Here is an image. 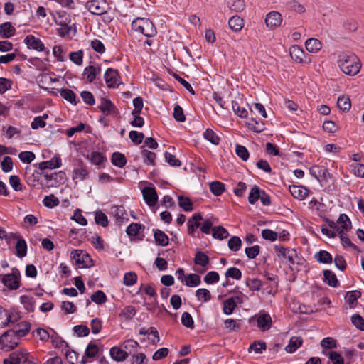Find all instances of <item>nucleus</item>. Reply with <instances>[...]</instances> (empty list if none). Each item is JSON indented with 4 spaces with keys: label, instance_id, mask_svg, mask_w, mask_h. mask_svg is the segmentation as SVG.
Returning <instances> with one entry per match:
<instances>
[{
    "label": "nucleus",
    "instance_id": "obj_30",
    "mask_svg": "<svg viewBox=\"0 0 364 364\" xmlns=\"http://www.w3.org/2000/svg\"><path fill=\"white\" fill-rule=\"evenodd\" d=\"M361 296V292L359 291H348L346 294L345 299L349 304L350 308L355 307L357 304V300Z\"/></svg>",
    "mask_w": 364,
    "mask_h": 364
},
{
    "label": "nucleus",
    "instance_id": "obj_5",
    "mask_svg": "<svg viewBox=\"0 0 364 364\" xmlns=\"http://www.w3.org/2000/svg\"><path fill=\"white\" fill-rule=\"evenodd\" d=\"M274 248L277 253V257L282 262H288L289 266L296 263L295 259L297 257V253L295 250L280 245H274Z\"/></svg>",
    "mask_w": 364,
    "mask_h": 364
},
{
    "label": "nucleus",
    "instance_id": "obj_64",
    "mask_svg": "<svg viewBox=\"0 0 364 364\" xmlns=\"http://www.w3.org/2000/svg\"><path fill=\"white\" fill-rule=\"evenodd\" d=\"M352 323L360 331H364V318L358 314L351 316Z\"/></svg>",
    "mask_w": 364,
    "mask_h": 364
},
{
    "label": "nucleus",
    "instance_id": "obj_20",
    "mask_svg": "<svg viewBox=\"0 0 364 364\" xmlns=\"http://www.w3.org/2000/svg\"><path fill=\"white\" fill-rule=\"evenodd\" d=\"M302 343H303V340H302L301 337L292 336L289 341V344L286 346L285 350L287 352H288L289 353H293L299 347L301 346Z\"/></svg>",
    "mask_w": 364,
    "mask_h": 364
},
{
    "label": "nucleus",
    "instance_id": "obj_41",
    "mask_svg": "<svg viewBox=\"0 0 364 364\" xmlns=\"http://www.w3.org/2000/svg\"><path fill=\"white\" fill-rule=\"evenodd\" d=\"M338 235L341 241V243L344 247H352L355 250H358V247L355 244L352 243L348 235L343 232V230H338Z\"/></svg>",
    "mask_w": 364,
    "mask_h": 364
},
{
    "label": "nucleus",
    "instance_id": "obj_52",
    "mask_svg": "<svg viewBox=\"0 0 364 364\" xmlns=\"http://www.w3.org/2000/svg\"><path fill=\"white\" fill-rule=\"evenodd\" d=\"M51 342L55 348H62L65 346V348H68V344L65 342L60 336H58L56 333L51 335L50 336Z\"/></svg>",
    "mask_w": 364,
    "mask_h": 364
},
{
    "label": "nucleus",
    "instance_id": "obj_57",
    "mask_svg": "<svg viewBox=\"0 0 364 364\" xmlns=\"http://www.w3.org/2000/svg\"><path fill=\"white\" fill-rule=\"evenodd\" d=\"M141 155L145 164H150L153 166L155 165L154 161L156 159V154L149 150L144 149L141 151Z\"/></svg>",
    "mask_w": 364,
    "mask_h": 364
},
{
    "label": "nucleus",
    "instance_id": "obj_55",
    "mask_svg": "<svg viewBox=\"0 0 364 364\" xmlns=\"http://www.w3.org/2000/svg\"><path fill=\"white\" fill-rule=\"evenodd\" d=\"M45 206L52 208L57 206L60 201L57 197H55L53 194H50L49 196H46L43 201Z\"/></svg>",
    "mask_w": 364,
    "mask_h": 364
},
{
    "label": "nucleus",
    "instance_id": "obj_3",
    "mask_svg": "<svg viewBox=\"0 0 364 364\" xmlns=\"http://www.w3.org/2000/svg\"><path fill=\"white\" fill-rule=\"evenodd\" d=\"M19 340L14 331L9 329L0 336V349L4 351L11 350L18 345Z\"/></svg>",
    "mask_w": 364,
    "mask_h": 364
},
{
    "label": "nucleus",
    "instance_id": "obj_4",
    "mask_svg": "<svg viewBox=\"0 0 364 364\" xmlns=\"http://www.w3.org/2000/svg\"><path fill=\"white\" fill-rule=\"evenodd\" d=\"M2 283L10 290H16L21 285V273L19 270L14 267L11 272L3 276Z\"/></svg>",
    "mask_w": 364,
    "mask_h": 364
},
{
    "label": "nucleus",
    "instance_id": "obj_27",
    "mask_svg": "<svg viewBox=\"0 0 364 364\" xmlns=\"http://www.w3.org/2000/svg\"><path fill=\"white\" fill-rule=\"evenodd\" d=\"M306 48L311 53H316L321 48V43L316 38H309L305 43Z\"/></svg>",
    "mask_w": 364,
    "mask_h": 364
},
{
    "label": "nucleus",
    "instance_id": "obj_18",
    "mask_svg": "<svg viewBox=\"0 0 364 364\" xmlns=\"http://www.w3.org/2000/svg\"><path fill=\"white\" fill-rule=\"evenodd\" d=\"M31 329V324L27 321H22L17 324L12 330L16 336L21 338L28 333Z\"/></svg>",
    "mask_w": 364,
    "mask_h": 364
},
{
    "label": "nucleus",
    "instance_id": "obj_24",
    "mask_svg": "<svg viewBox=\"0 0 364 364\" xmlns=\"http://www.w3.org/2000/svg\"><path fill=\"white\" fill-rule=\"evenodd\" d=\"M16 318L12 320V316L9 313L8 311L4 309L0 306V326L5 327L9 324V323H14Z\"/></svg>",
    "mask_w": 364,
    "mask_h": 364
},
{
    "label": "nucleus",
    "instance_id": "obj_11",
    "mask_svg": "<svg viewBox=\"0 0 364 364\" xmlns=\"http://www.w3.org/2000/svg\"><path fill=\"white\" fill-rule=\"evenodd\" d=\"M266 25L271 29L279 26L282 22V17L280 13L277 11L269 12L265 18Z\"/></svg>",
    "mask_w": 364,
    "mask_h": 364
},
{
    "label": "nucleus",
    "instance_id": "obj_28",
    "mask_svg": "<svg viewBox=\"0 0 364 364\" xmlns=\"http://www.w3.org/2000/svg\"><path fill=\"white\" fill-rule=\"evenodd\" d=\"M60 96L65 99V100L70 102L71 104L76 105L78 102H80L79 100H76V95L75 92L70 89H61L60 90Z\"/></svg>",
    "mask_w": 364,
    "mask_h": 364
},
{
    "label": "nucleus",
    "instance_id": "obj_62",
    "mask_svg": "<svg viewBox=\"0 0 364 364\" xmlns=\"http://www.w3.org/2000/svg\"><path fill=\"white\" fill-rule=\"evenodd\" d=\"M129 136L133 143L136 144H139L142 142L144 138V134L142 132L132 130L129 133Z\"/></svg>",
    "mask_w": 364,
    "mask_h": 364
},
{
    "label": "nucleus",
    "instance_id": "obj_19",
    "mask_svg": "<svg viewBox=\"0 0 364 364\" xmlns=\"http://www.w3.org/2000/svg\"><path fill=\"white\" fill-rule=\"evenodd\" d=\"M16 240H18L15 248H16V255L18 257L22 258L24 257L27 254V244L24 239L21 238L18 235V237Z\"/></svg>",
    "mask_w": 364,
    "mask_h": 364
},
{
    "label": "nucleus",
    "instance_id": "obj_2",
    "mask_svg": "<svg viewBox=\"0 0 364 364\" xmlns=\"http://www.w3.org/2000/svg\"><path fill=\"white\" fill-rule=\"evenodd\" d=\"M132 28L148 38L154 36L157 33L152 21L145 18L134 19L132 23Z\"/></svg>",
    "mask_w": 364,
    "mask_h": 364
},
{
    "label": "nucleus",
    "instance_id": "obj_40",
    "mask_svg": "<svg viewBox=\"0 0 364 364\" xmlns=\"http://www.w3.org/2000/svg\"><path fill=\"white\" fill-rule=\"evenodd\" d=\"M55 21L57 24L65 28L70 23V19L65 11H60L57 13V16L55 17Z\"/></svg>",
    "mask_w": 364,
    "mask_h": 364
},
{
    "label": "nucleus",
    "instance_id": "obj_9",
    "mask_svg": "<svg viewBox=\"0 0 364 364\" xmlns=\"http://www.w3.org/2000/svg\"><path fill=\"white\" fill-rule=\"evenodd\" d=\"M105 80L109 87H118L119 85L118 72L112 68H108L105 73Z\"/></svg>",
    "mask_w": 364,
    "mask_h": 364
},
{
    "label": "nucleus",
    "instance_id": "obj_45",
    "mask_svg": "<svg viewBox=\"0 0 364 364\" xmlns=\"http://www.w3.org/2000/svg\"><path fill=\"white\" fill-rule=\"evenodd\" d=\"M310 173L317 180H320L321 178L324 177L327 170L323 166H313L310 168Z\"/></svg>",
    "mask_w": 364,
    "mask_h": 364
},
{
    "label": "nucleus",
    "instance_id": "obj_1",
    "mask_svg": "<svg viewBox=\"0 0 364 364\" xmlns=\"http://www.w3.org/2000/svg\"><path fill=\"white\" fill-rule=\"evenodd\" d=\"M338 65L346 75H355L361 68V63L356 55L353 53H341L338 55Z\"/></svg>",
    "mask_w": 364,
    "mask_h": 364
},
{
    "label": "nucleus",
    "instance_id": "obj_15",
    "mask_svg": "<svg viewBox=\"0 0 364 364\" xmlns=\"http://www.w3.org/2000/svg\"><path fill=\"white\" fill-rule=\"evenodd\" d=\"M72 254L73 258L75 259L77 264H82V267H90V265L87 264V260L92 261L88 254L85 253L82 250H74Z\"/></svg>",
    "mask_w": 364,
    "mask_h": 364
},
{
    "label": "nucleus",
    "instance_id": "obj_23",
    "mask_svg": "<svg viewBox=\"0 0 364 364\" xmlns=\"http://www.w3.org/2000/svg\"><path fill=\"white\" fill-rule=\"evenodd\" d=\"M323 282L333 287H336L338 285L336 275L334 272L328 269L323 271Z\"/></svg>",
    "mask_w": 364,
    "mask_h": 364
},
{
    "label": "nucleus",
    "instance_id": "obj_56",
    "mask_svg": "<svg viewBox=\"0 0 364 364\" xmlns=\"http://www.w3.org/2000/svg\"><path fill=\"white\" fill-rule=\"evenodd\" d=\"M246 285L249 287L251 291H259L262 288V282L257 278L247 279L246 280Z\"/></svg>",
    "mask_w": 364,
    "mask_h": 364
},
{
    "label": "nucleus",
    "instance_id": "obj_61",
    "mask_svg": "<svg viewBox=\"0 0 364 364\" xmlns=\"http://www.w3.org/2000/svg\"><path fill=\"white\" fill-rule=\"evenodd\" d=\"M337 223L341 225L342 230H348L351 229V222L346 214L340 215Z\"/></svg>",
    "mask_w": 364,
    "mask_h": 364
},
{
    "label": "nucleus",
    "instance_id": "obj_58",
    "mask_svg": "<svg viewBox=\"0 0 364 364\" xmlns=\"http://www.w3.org/2000/svg\"><path fill=\"white\" fill-rule=\"evenodd\" d=\"M236 154L244 161H247L250 156L248 150L245 146L237 144L235 147Z\"/></svg>",
    "mask_w": 364,
    "mask_h": 364
},
{
    "label": "nucleus",
    "instance_id": "obj_43",
    "mask_svg": "<svg viewBox=\"0 0 364 364\" xmlns=\"http://www.w3.org/2000/svg\"><path fill=\"white\" fill-rule=\"evenodd\" d=\"M144 228V225L140 223H132L127 227L126 232L129 236H136Z\"/></svg>",
    "mask_w": 364,
    "mask_h": 364
},
{
    "label": "nucleus",
    "instance_id": "obj_49",
    "mask_svg": "<svg viewBox=\"0 0 364 364\" xmlns=\"http://www.w3.org/2000/svg\"><path fill=\"white\" fill-rule=\"evenodd\" d=\"M137 281V275L134 272H129L124 274L123 278V284L125 286H132Z\"/></svg>",
    "mask_w": 364,
    "mask_h": 364
},
{
    "label": "nucleus",
    "instance_id": "obj_37",
    "mask_svg": "<svg viewBox=\"0 0 364 364\" xmlns=\"http://www.w3.org/2000/svg\"><path fill=\"white\" fill-rule=\"evenodd\" d=\"M148 333H153V338H149L153 344H156L159 342V335L157 330L154 327H149V328H141L139 330V334L146 335Z\"/></svg>",
    "mask_w": 364,
    "mask_h": 364
},
{
    "label": "nucleus",
    "instance_id": "obj_48",
    "mask_svg": "<svg viewBox=\"0 0 364 364\" xmlns=\"http://www.w3.org/2000/svg\"><path fill=\"white\" fill-rule=\"evenodd\" d=\"M84 53L82 50L70 52L69 53L70 60L77 65H81L83 61Z\"/></svg>",
    "mask_w": 364,
    "mask_h": 364
},
{
    "label": "nucleus",
    "instance_id": "obj_32",
    "mask_svg": "<svg viewBox=\"0 0 364 364\" xmlns=\"http://www.w3.org/2000/svg\"><path fill=\"white\" fill-rule=\"evenodd\" d=\"M212 236L215 239L222 240L229 236V232L224 227L218 225L212 229Z\"/></svg>",
    "mask_w": 364,
    "mask_h": 364
},
{
    "label": "nucleus",
    "instance_id": "obj_42",
    "mask_svg": "<svg viewBox=\"0 0 364 364\" xmlns=\"http://www.w3.org/2000/svg\"><path fill=\"white\" fill-rule=\"evenodd\" d=\"M178 205L184 211L189 212L193 210V203L189 198L179 196L178 197Z\"/></svg>",
    "mask_w": 364,
    "mask_h": 364
},
{
    "label": "nucleus",
    "instance_id": "obj_46",
    "mask_svg": "<svg viewBox=\"0 0 364 364\" xmlns=\"http://www.w3.org/2000/svg\"><path fill=\"white\" fill-rule=\"evenodd\" d=\"M232 109L235 114L241 118H245L248 114L247 110L241 107L237 101H232Z\"/></svg>",
    "mask_w": 364,
    "mask_h": 364
},
{
    "label": "nucleus",
    "instance_id": "obj_12",
    "mask_svg": "<svg viewBox=\"0 0 364 364\" xmlns=\"http://www.w3.org/2000/svg\"><path fill=\"white\" fill-rule=\"evenodd\" d=\"M142 194L144 200L149 206H154L157 200L158 196L155 188L154 187H145L142 190Z\"/></svg>",
    "mask_w": 364,
    "mask_h": 364
},
{
    "label": "nucleus",
    "instance_id": "obj_26",
    "mask_svg": "<svg viewBox=\"0 0 364 364\" xmlns=\"http://www.w3.org/2000/svg\"><path fill=\"white\" fill-rule=\"evenodd\" d=\"M289 55L294 61L301 63L304 56V52L298 46H293L289 49Z\"/></svg>",
    "mask_w": 364,
    "mask_h": 364
},
{
    "label": "nucleus",
    "instance_id": "obj_29",
    "mask_svg": "<svg viewBox=\"0 0 364 364\" xmlns=\"http://www.w3.org/2000/svg\"><path fill=\"white\" fill-rule=\"evenodd\" d=\"M315 259L322 264H330L333 261L332 255L326 250H320L314 255Z\"/></svg>",
    "mask_w": 364,
    "mask_h": 364
},
{
    "label": "nucleus",
    "instance_id": "obj_10",
    "mask_svg": "<svg viewBox=\"0 0 364 364\" xmlns=\"http://www.w3.org/2000/svg\"><path fill=\"white\" fill-rule=\"evenodd\" d=\"M24 43L28 49L35 50L38 52L45 50L43 43L33 35H28L24 39Z\"/></svg>",
    "mask_w": 364,
    "mask_h": 364
},
{
    "label": "nucleus",
    "instance_id": "obj_53",
    "mask_svg": "<svg viewBox=\"0 0 364 364\" xmlns=\"http://www.w3.org/2000/svg\"><path fill=\"white\" fill-rule=\"evenodd\" d=\"M236 307V304L233 299L229 298L223 302V310L224 314L227 315L231 314Z\"/></svg>",
    "mask_w": 364,
    "mask_h": 364
},
{
    "label": "nucleus",
    "instance_id": "obj_13",
    "mask_svg": "<svg viewBox=\"0 0 364 364\" xmlns=\"http://www.w3.org/2000/svg\"><path fill=\"white\" fill-rule=\"evenodd\" d=\"M203 220L202 215L200 213H194L188 220V233L194 237L196 229L200 226V221Z\"/></svg>",
    "mask_w": 364,
    "mask_h": 364
},
{
    "label": "nucleus",
    "instance_id": "obj_60",
    "mask_svg": "<svg viewBox=\"0 0 364 364\" xmlns=\"http://www.w3.org/2000/svg\"><path fill=\"white\" fill-rule=\"evenodd\" d=\"M182 324L191 329L194 328V321L191 315L188 312H183L181 316Z\"/></svg>",
    "mask_w": 364,
    "mask_h": 364
},
{
    "label": "nucleus",
    "instance_id": "obj_31",
    "mask_svg": "<svg viewBox=\"0 0 364 364\" xmlns=\"http://www.w3.org/2000/svg\"><path fill=\"white\" fill-rule=\"evenodd\" d=\"M228 25L232 31L235 32L239 31L244 26L243 19L238 16H234L229 19Z\"/></svg>",
    "mask_w": 364,
    "mask_h": 364
},
{
    "label": "nucleus",
    "instance_id": "obj_7",
    "mask_svg": "<svg viewBox=\"0 0 364 364\" xmlns=\"http://www.w3.org/2000/svg\"><path fill=\"white\" fill-rule=\"evenodd\" d=\"M28 351L21 349L12 352L9 357L4 360V364H24L27 360Z\"/></svg>",
    "mask_w": 364,
    "mask_h": 364
},
{
    "label": "nucleus",
    "instance_id": "obj_44",
    "mask_svg": "<svg viewBox=\"0 0 364 364\" xmlns=\"http://www.w3.org/2000/svg\"><path fill=\"white\" fill-rule=\"evenodd\" d=\"M73 174V179L78 178L80 181H83L88 176L89 171L86 166L81 165L79 168L74 169Z\"/></svg>",
    "mask_w": 364,
    "mask_h": 364
},
{
    "label": "nucleus",
    "instance_id": "obj_25",
    "mask_svg": "<svg viewBox=\"0 0 364 364\" xmlns=\"http://www.w3.org/2000/svg\"><path fill=\"white\" fill-rule=\"evenodd\" d=\"M289 192L293 197L298 199H304L307 195V190L299 186H289Z\"/></svg>",
    "mask_w": 364,
    "mask_h": 364
},
{
    "label": "nucleus",
    "instance_id": "obj_8",
    "mask_svg": "<svg viewBox=\"0 0 364 364\" xmlns=\"http://www.w3.org/2000/svg\"><path fill=\"white\" fill-rule=\"evenodd\" d=\"M44 178L48 187H57L65 183L66 175L64 171H60L51 174H45Z\"/></svg>",
    "mask_w": 364,
    "mask_h": 364
},
{
    "label": "nucleus",
    "instance_id": "obj_36",
    "mask_svg": "<svg viewBox=\"0 0 364 364\" xmlns=\"http://www.w3.org/2000/svg\"><path fill=\"white\" fill-rule=\"evenodd\" d=\"M337 106L343 112L349 111L351 107L350 98L345 95L340 96L337 100Z\"/></svg>",
    "mask_w": 364,
    "mask_h": 364
},
{
    "label": "nucleus",
    "instance_id": "obj_6",
    "mask_svg": "<svg viewBox=\"0 0 364 364\" xmlns=\"http://www.w3.org/2000/svg\"><path fill=\"white\" fill-rule=\"evenodd\" d=\"M86 7L93 14L102 15L107 11L109 5L105 0H92L87 2Z\"/></svg>",
    "mask_w": 364,
    "mask_h": 364
},
{
    "label": "nucleus",
    "instance_id": "obj_16",
    "mask_svg": "<svg viewBox=\"0 0 364 364\" xmlns=\"http://www.w3.org/2000/svg\"><path fill=\"white\" fill-rule=\"evenodd\" d=\"M100 71L101 68L100 67L89 65L85 68L82 75L87 82H92L95 80L97 75L100 74Z\"/></svg>",
    "mask_w": 364,
    "mask_h": 364
},
{
    "label": "nucleus",
    "instance_id": "obj_51",
    "mask_svg": "<svg viewBox=\"0 0 364 364\" xmlns=\"http://www.w3.org/2000/svg\"><path fill=\"white\" fill-rule=\"evenodd\" d=\"M262 190L257 186L252 188L248 196V201L250 204H255L260 197Z\"/></svg>",
    "mask_w": 364,
    "mask_h": 364
},
{
    "label": "nucleus",
    "instance_id": "obj_33",
    "mask_svg": "<svg viewBox=\"0 0 364 364\" xmlns=\"http://www.w3.org/2000/svg\"><path fill=\"white\" fill-rule=\"evenodd\" d=\"M99 109L103 114L108 115L114 112L115 106L109 100L102 98Z\"/></svg>",
    "mask_w": 364,
    "mask_h": 364
},
{
    "label": "nucleus",
    "instance_id": "obj_17",
    "mask_svg": "<svg viewBox=\"0 0 364 364\" xmlns=\"http://www.w3.org/2000/svg\"><path fill=\"white\" fill-rule=\"evenodd\" d=\"M109 354L111 358L117 362L124 361L128 357V353L127 351L116 346L110 348Z\"/></svg>",
    "mask_w": 364,
    "mask_h": 364
},
{
    "label": "nucleus",
    "instance_id": "obj_14",
    "mask_svg": "<svg viewBox=\"0 0 364 364\" xmlns=\"http://www.w3.org/2000/svg\"><path fill=\"white\" fill-rule=\"evenodd\" d=\"M272 325V320L269 314H260L257 318V326L262 331L269 330Z\"/></svg>",
    "mask_w": 364,
    "mask_h": 364
},
{
    "label": "nucleus",
    "instance_id": "obj_34",
    "mask_svg": "<svg viewBox=\"0 0 364 364\" xmlns=\"http://www.w3.org/2000/svg\"><path fill=\"white\" fill-rule=\"evenodd\" d=\"M111 161L113 165L122 168L127 164V159L124 154L119 152H114L112 155Z\"/></svg>",
    "mask_w": 364,
    "mask_h": 364
},
{
    "label": "nucleus",
    "instance_id": "obj_59",
    "mask_svg": "<svg viewBox=\"0 0 364 364\" xmlns=\"http://www.w3.org/2000/svg\"><path fill=\"white\" fill-rule=\"evenodd\" d=\"M242 241L237 236H233L228 240V247L230 250L238 251L241 247Z\"/></svg>",
    "mask_w": 364,
    "mask_h": 364
},
{
    "label": "nucleus",
    "instance_id": "obj_47",
    "mask_svg": "<svg viewBox=\"0 0 364 364\" xmlns=\"http://www.w3.org/2000/svg\"><path fill=\"white\" fill-rule=\"evenodd\" d=\"M203 136L213 144L218 145L220 142L219 136L210 129H207L205 131Z\"/></svg>",
    "mask_w": 364,
    "mask_h": 364
},
{
    "label": "nucleus",
    "instance_id": "obj_22",
    "mask_svg": "<svg viewBox=\"0 0 364 364\" xmlns=\"http://www.w3.org/2000/svg\"><path fill=\"white\" fill-rule=\"evenodd\" d=\"M154 238L155 242L158 245L161 246H167L168 245V236L161 230L156 229L154 232Z\"/></svg>",
    "mask_w": 364,
    "mask_h": 364
},
{
    "label": "nucleus",
    "instance_id": "obj_63",
    "mask_svg": "<svg viewBox=\"0 0 364 364\" xmlns=\"http://www.w3.org/2000/svg\"><path fill=\"white\" fill-rule=\"evenodd\" d=\"M95 220L97 225L106 227L108 225V219L107 215L102 211H97L95 215Z\"/></svg>",
    "mask_w": 364,
    "mask_h": 364
},
{
    "label": "nucleus",
    "instance_id": "obj_50",
    "mask_svg": "<svg viewBox=\"0 0 364 364\" xmlns=\"http://www.w3.org/2000/svg\"><path fill=\"white\" fill-rule=\"evenodd\" d=\"M91 300L97 304H102L107 301V296L102 291L98 290L92 294Z\"/></svg>",
    "mask_w": 364,
    "mask_h": 364
},
{
    "label": "nucleus",
    "instance_id": "obj_38",
    "mask_svg": "<svg viewBox=\"0 0 364 364\" xmlns=\"http://www.w3.org/2000/svg\"><path fill=\"white\" fill-rule=\"evenodd\" d=\"M136 313V310L133 306H125L119 314V317L124 318V320H131Z\"/></svg>",
    "mask_w": 364,
    "mask_h": 364
},
{
    "label": "nucleus",
    "instance_id": "obj_54",
    "mask_svg": "<svg viewBox=\"0 0 364 364\" xmlns=\"http://www.w3.org/2000/svg\"><path fill=\"white\" fill-rule=\"evenodd\" d=\"M200 283V277L196 274H190L186 278V284L188 287H196Z\"/></svg>",
    "mask_w": 364,
    "mask_h": 364
},
{
    "label": "nucleus",
    "instance_id": "obj_21",
    "mask_svg": "<svg viewBox=\"0 0 364 364\" xmlns=\"http://www.w3.org/2000/svg\"><path fill=\"white\" fill-rule=\"evenodd\" d=\"M16 29L10 22H6L0 26V35L1 37L9 38L15 34Z\"/></svg>",
    "mask_w": 364,
    "mask_h": 364
},
{
    "label": "nucleus",
    "instance_id": "obj_39",
    "mask_svg": "<svg viewBox=\"0 0 364 364\" xmlns=\"http://www.w3.org/2000/svg\"><path fill=\"white\" fill-rule=\"evenodd\" d=\"M210 262L209 257L202 251H198L195 255L194 263L196 265L205 267Z\"/></svg>",
    "mask_w": 364,
    "mask_h": 364
},
{
    "label": "nucleus",
    "instance_id": "obj_35",
    "mask_svg": "<svg viewBox=\"0 0 364 364\" xmlns=\"http://www.w3.org/2000/svg\"><path fill=\"white\" fill-rule=\"evenodd\" d=\"M209 187L210 191L216 196L222 195L225 191V184L218 181L210 183Z\"/></svg>",
    "mask_w": 364,
    "mask_h": 364
}]
</instances>
